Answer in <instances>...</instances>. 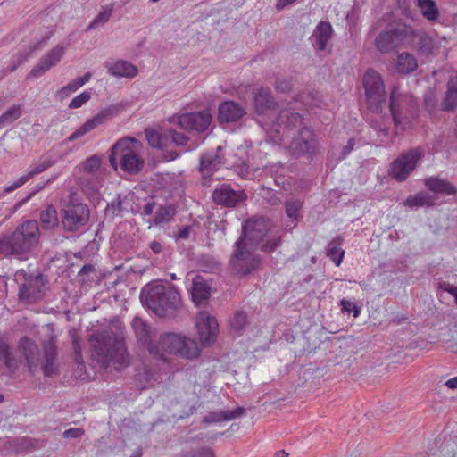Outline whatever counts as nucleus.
I'll use <instances>...</instances> for the list:
<instances>
[{
  "instance_id": "17",
  "label": "nucleus",
  "mask_w": 457,
  "mask_h": 457,
  "mask_svg": "<svg viewBox=\"0 0 457 457\" xmlns=\"http://www.w3.org/2000/svg\"><path fill=\"white\" fill-rule=\"evenodd\" d=\"M317 147L318 143L314 133L308 128L302 129L290 145V148L299 154L313 155L317 151Z\"/></svg>"
},
{
  "instance_id": "27",
  "label": "nucleus",
  "mask_w": 457,
  "mask_h": 457,
  "mask_svg": "<svg viewBox=\"0 0 457 457\" xmlns=\"http://www.w3.org/2000/svg\"><path fill=\"white\" fill-rule=\"evenodd\" d=\"M108 72L114 77L134 78L137 75V68L127 61L119 60L108 68Z\"/></svg>"
},
{
  "instance_id": "63",
  "label": "nucleus",
  "mask_w": 457,
  "mask_h": 457,
  "mask_svg": "<svg viewBox=\"0 0 457 457\" xmlns=\"http://www.w3.org/2000/svg\"><path fill=\"white\" fill-rule=\"evenodd\" d=\"M155 206L154 203H148L144 207V212L145 215H151L153 213L154 208Z\"/></svg>"
},
{
  "instance_id": "30",
  "label": "nucleus",
  "mask_w": 457,
  "mask_h": 457,
  "mask_svg": "<svg viewBox=\"0 0 457 457\" xmlns=\"http://www.w3.org/2000/svg\"><path fill=\"white\" fill-rule=\"evenodd\" d=\"M457 104V74L451 78L447 83V90L442 103L445 111L453 110Z\"/></svg>"
},
{
  "instance_id": "60",
  "label": "nucleus",
  "mask_w": 457,
  "mask_h": 457,
  "mask_svg": "<svg viewBox=\"0 0 457 457\" xmlns=\"http://www.w3.org/2000/svg\"><path fill=\"white\" fill-rule=\"evenodd\" d=\"M90 79H91V73L87 72L83 77L77 78L76 80H77L79 86L81 87L83 85H85L87 82H88Z\"/></svg>"
},
{
  "instance_id": "32",
  "label": "nucleus",
  "mask_w": 457,
  "mask_h": 457,
  "mask_svg": "<svg viewBox=\"0 0 457 457\" xmlns=\"http://www.w3.org/2000/svg\"><path fill=\"white\" fill-rule=\"evenodd\" d=\"M417 6L426 20L429 21H435L438 19L439 10L435 1L417 0Z\"/></svg>"
},
{
  "instance_id": "35",
  "label": "nucleus",
  "mask_w": 457,
  "mask_h": 457,
  "mask_svg": "<svg viewBox=\"0 0 457 457\" xmlns=\"http://www.w3.org/2000/svg\"><path fill=\"white\" fill-rule=\"evenodd\" d=\"M277 119L278 127L285 125L286 128L296 127L302 123V116L297 112H290L288 111H281Z\"/></svg>"
},
{
  "instance_id": "59",
  "label": "nucleus",
  "mask_w": 457,
  "mask_h": 457,
  "mask_svg": "<svg viewBox=\"0 0 457 457\" xmlns=\"http://www.w3.org/2000/svg\"><path fill=\"white\" fill-rule=\"evenodd\" d=\"M355 145L354 138H350L347 142V145L343 149V154L345 156L350 154V152L353 149Z\"/></svg>"
},
{
  "instance_id": "39",
  "label": "nucleus",
  "mask_w": 457,
  "mask_h": 457,
  "mask_svg": "<svg viewBox=\"0 0 457 457\" xmlns=\"http://www.w3.org/2000/svg\"><path fill=\"white\" fill-rule=\"evenodd\" d=\"M113 11V4H108L102 8L98 15L92 21L88 26V29H96L98 25L107 22Z\"/></svg>"
},
{
  "instance_id": "34",
  "label": "nucleus",
  "mask_w": 457,
  "mask_h": 457,
  "mask_svg": "<svg viewBox=\"0 0 457 457\" xmlns=\"http://www.w3.org/2000/svg\"><path fill=\"white\" fill-rule=\"evenodd\" d=\"M341 245L342 239L338 237L329 243L328 249V256L337 267L341 264L345 255V251L340 248Z\"/></svg>"
},
{
  "instance_id": "57",
  "label": "nucleus",
  "mask_w": 457,
  "mask_h": 457,
  "mask_svg": "<svg viewBox=\"0 0 457 457\" xmlns=\"http://www.w3.org/2000/svg\"><path fill=\"white\" fill-rule=\"evenodd\" d=\"M27 59V56H23V55H19L17 60L11 65L9 66L7 69H8V71L9 72H12L14 71L17 67L22 63L25 60Z\"/></svg>"
},
{
  "instance_id": "15",
  "label": "nucleus",
  "mask_w": 457,
  "mask_h": 457,
  "mask_svg": "<svg viewBox=\"0 0 457 457\" xmlns=\"http://www.w3.org/2000/svg\"><path fill=\"white\" fill-rule=\"evenodd\" d=\"M65 52L62 46L57 45L42 56L37 64L30 71L28 79H37L60 62Z\"/></svg>"
},
{
  "instance_id": "1",
  "label": "nucleus",
  "mask_w": 457,
  "mask_h": 457,
  "mask_svg": "<svg viewBox=\"0 0 457 457\" xmlns=\"http://www.w3.org/2000/svg\"><path fill=\"white\" fill-rule=\"evenodd\" d=\"M92 358L103 368L113 365L120 370L129 363L125 343V328L112 324L102 331L94 332L88 338Z\"/></svg>"
},
{
  "instance_id": "9",
  "label": "nucleus",
  "mask_w": 457,
  "mask_h": 457,
  "mask_svg": "<svg viewBox=\"0 0 457 457\" xmlns=\"http://www.w3.org/2000/svg\"><path fill=\"white\" fill-rule=\"evenodd\" d=\"M124 110V106L121 104H113L106 106L105 108L99 111L92 118L87 119L81 126H79L72 134L68 137V141L72 142L79 137L86 136L90 133L97 127L104 124L107 120L118 116Z\"/></svg>"
},
{
  "instance_id": "19",
  "label": "nucleus",
  "mask_w": 457,
  "mask_h": 457,
  "mask_svg": "<svg viewBox=\"0 0 457 457\" xmlns=\"http://www.w3.org/2000/svg\"><path fill=\"white\" fill-rule=\"evenodd\" d=\"M221 147L217 148V152H220ZM223 163L222 157L218 154L208 153L204 154L200 159V171L203 175V184L209 186L210 178L212 174L220 169Z\"/></svg>"
},
{
  "instance_id": "44",
  "label": "nucleus",
  "mask_w": 457,
  "mask_h": 457,
  "mask_svg": "<svg viewBox=\"0 0 457 457\" xmlns=\"http://www.w3.org/2000/svg\"><path fill=\"white\" fill-rule=\"evenodd\" d=\"M80 87L79 86L76 79L69 82L66 86H63L61 89L56 92V96L60 100L67 98L70 95L77 91Z\"/></svg>"
},
{
  "instance_id": "2",
  "label": "nucleus",
  "mask_w": 457,
  "mask_h": 457,
  "mask_svg": "<svg viewBox=\"0 0 457 457\" xmlns=\"http://www.w3.org/2000/svg\"><path fill=\"white\" fill-rule=\"evenodd\" d=\"M268 232V222L265 219L249 220L243 226L242 236L237 242V249L231 257L232 270L240 275H246L254 270L260 259L253 254L256 245Z\"/></svg>"
},
{
  "instance_id": "20",
  "label": "nucleus",
  "mask_w": 457,
  "mask_h": 457,
  "mask_svg": "<svg viewBox=\"0 0 457 457\" xmlns=\"http://www.w3.org/2000/svg\"><path fill=\"white\" fill-rule=\"evenodd\" d=\"M246 113L245 108L234 101H225L219 105L218 120L221 123L235 122Z\"/></svg>"
},
{
  "instance_id": "36",
  "label": "nucleus",
  "mask_w": 457,
  "mask_h": 457,
  "mask_svg": "<svg viewBox=\"0 0 457 457\" xmlns=\"http://www.w3.org/2000/svg\"><path fill=\"white\" fill-rule=\"evenodd\" d=\"M409 207H420L434 204V199L425 192L419 193L415 195H410L404 202Z\"/></svg>"
},
{
  "instance_id": "31",
  "label": "nucleus",
  "mask_w": 457,
  "mask_h": 457,
  "mask_svg": "<svg viewBox=\"0 0 457 457\" xmlns=\"http://www.w3.org/2000/svg\"><path fill=\"white\" fill-rule=\"evenodd\" d=\"M418 67L416 58L409 53L399 54L396 61V70L399 73L408 74L414 71Z\"/></svg>"
},
{
  "instance_id": "47",
  "label": "nucleus",
  "mask_w": 457,
  "mask_h": 457,
  "mask_svg": "<svg viewBox=\"0 0 457 457\" xmlns=\"http://www.w3.org/2000/svg\"><path fill=\"white\" fill-rule=\"evenodd\" d=\"M246 323V314L243 312H237L235 313L232 321L231 327L236 331H241Z\"/></svg>"
},
{
  "instance_id": "14",
  "label": "nucleus",
  "mask_w": 457,
  "mask_h": 457,
  "mask_svg": "<svg viewBox=\"0 0 457 457\" xmlns=\"http://www.w3.org/2000/svg\"><path fill=\"white\" fill-rule=\"evenodd\" d=\"M195 327L203 345H211L215 342L218 332V322L216 319L207 312H198L195 318Z\"/></svg>"
},
{
  "instance_id": "29",
  "label": "nucleus",
  "mask_w": 457,
  "mask_h": 457,
  "mask_svg": "<svg viewBox=\"0 0 457 457\" xmlns=\"http://www.w3.org/2000/svg\"><path fill=\"white\" fill-rule=\"evenodd\" d=\"M425 185L429 190L435 193H441L447 195L456 193L455 187L450 182L437 177L428 178L425 179Z\"/></svg>"
},
{
  "instance_id": "10",
  "label": "nucleus",
  "mask_w": 457,
  "mask_h": 457,
  "mask_svg": "<svg viewBox=\"0 0 457 457\" xmlns=\"http://www.w3.org/2000/svg\"><path fill=\"white\" fill-rule=\"evenodd\" d=\"M61 215L64 230L76 232L87 224L90 211L86 204L69 203L62 209Z\"/></svg>"
},
{
  "instance_id": "18",
  "label": "nucleus",
  "mask_w": 457,
  "mask_h": 457,
  "mask_svg": "<svg viewBox=\"0 0 457 457\" xmlns=\"http://www.w3.org/2000/svg\"><path fill=\"white\" fill-rule=\"evenodd\" d=\"M254 110L257 116H273L277 103L274 101L271 92L267 87H261L254 95Z\"/></svg>"
},
{
  "instance_id": "16",
  "label": "nucleus",
  "mask_w": 457,
  "mask_h": 457,
  "mask_svg": "<svg viewBox=\"0 0 457 457\" xmlns=\"http://www.w3.org/2000/svg\"><path fill=\"white\" fill-rule=\"evenodd\" d=\"M245 198L246 195L243 190H235L228 184H222L212 192L214 203L225 207H235Z\"/></svg>"
},
{
  "instance_id": "6",
  "label": "nucleus",
  "mask_w": 457,
  "mask_h": 457,
  "mask_svg": "<svg viewBox=\"0 0 457 457\" xmlns=\"http://www.w3.org/2000/svg\"><path fill=\"white\" fill-rule=\"evenodd\" d=\"M146 306L158 316H165L169 309L179 304V294L174 287L162 283L148 284L141 292Z\"/></svg>"
},
{
  "instance_id": "56",
  "label": "nucleus",
  "mask_w": 457,
  "mask_h": 457,
  "mask_svg": "<svg viewBox=\"0 0 457 457\" xmlns=\"http://www.w3.org/2000/svg\"><path fill=\"white\" fill-rule=\"evenodd\" d=\"M190 233V228L188 226L183 227L182 228L179 229L176 238L177 239H186L189 237Z\"/></svg>"
},
{
  "instance_id": "37",
  "label": "nucleus",
  "mask_w": 457,
  "mask_h": 457,
  "mask_svg": "<svg viewBox=\"0 0 457 457\" xmlns=\"http://www.w3.org/2000/svg\"><path fill=\"white\" fill-rule=\"evenodd\" d=\"M303 207V202L300 200H287L286 202V213L288 218L295 221V226L301 218L300 211Z\"/></svg>"
},
{
  "instance_id": "4",
  "label": "nucleus",
  "mask_w": 457,
  "mask_h": 457,
  "mask_svg": "<svg viewBox=\"0 0 457 457\" xmlns=\"http://www.w3.org/2000/svg\"><path fill=\"white\" fill-rule=\"evenodd\" d=\"M201 348L196 341L179 333H164L154 347H150V354L154 358L165 360L164 353L194 360L200 355Z\"/></svg>"
},
{
  "instance_id": "22",
  "label": "nucleus",
  "mask_w": 457,
  "mask_h": 457,
  "mask_svg": "<svg viewBox=\"0 0 457 457\" xmlns=\"http://www.w3.org/2000/svg\"><path fill=\"white\" fill-rule=\"evenodd\" d=\"M405 46H414L419 54L428 56L432 53L434 42L428 33L412 28V37L406 41Z\"/></svg>"
},
{
  "instance_id": "64",
  "label": "nucleus",
  "mask_w": 457,
  "mask_h": 457,
  "mask_svg": "<svg viewBox=\"0 0 457 457\" xmlns=\"http://www.w3.org/2000/svg\"><path fill=\"white\" fill-rule=\"evenodd\" d=\"M445 385L452 389L457 388V377L448 379Z\"/></svg>"
},
{
  "instance_id": "54",
  "label": "nucleus",
  "mask_w": 457,
  "mask_h": 457,
  "mask_svg": "<svg viewBox=\"0 0 457 457\" xmlns=\"http://www.w3.org/2000/svg\"><path fill=\"white\" fill-rule=\"evenodd\" d=\"M292 88V83H291V80H288V79H283V80H278L277 83H276V89L277 91L278 92H281V93H286V92H288L290 91Z\"/></svg>"
},
{
  "instance_id": "8",
  "label": "nucleus",
  "mask_w": 457,
  "mask_h": 457,
  "mask_svg": "<svg viewBox=\"0 0 457 457\" xmlns=\"http://www.w3.org/2000/svg\"><path fill=\"white\" fill-rule=\"evenodd\" d=\"M412 37V28L405 23L390 24L375 39V46L380 53H387L393 48L405 46Z\"/></svg>"
},
{
  "instance_id": "33",
  "label": "nucleus",
  "mask_w": 457,
  "mask_h": 457,
  "mask_svg": "<svg viewBox=\"0 0 457 457\" xmlns=\"http://www.w3.org/2000/svg\"><path fill=\"white\" fill-rule=\"evenodd\" d=\"M40 220L46 229L53 228L58 225V214L53 205L46 206L40 213Z\"/></svg>"
},
{
  "instance_id": "55",
  "label": "nucleus",
  "mask_w": 457,
  "mask_h": 457,
  "mask_svg": "<svg viewBox=\"0 0 457 457\" xmlns=\"http://www.w3.org/2000/svg\"><path fill=\"white\" fill-rule=\"evenodd\" d=\"M84 434L83 429L78 428H71L64 431L63 436L67 438L79 437Z\"/></svg>"
},
{
  "instance_id": "49",
  "label": "nucleus",
  "mask_w": 457,
  "mask_h": 457,
  "mask_svg": "<svg viewBox=\"0 0 457 457\" xmlns=\"http://www.w3.org/2000/svg\"><path fill=\"white\" fill-rule=\"evenodd\" d=\"M341 308L343 312L350 313L353 312V317H358L360 315V309L351 301L343 299L341 300Z\"/></svg>"
},
{
  "instance_id": "21",
  "label": "nucleus",
  "mask_w": 457,
  "mask_h": 457,
  "mask_svg": "<svg viewBox=\"0 0 457 457\" xmlns=\"http://www.w3.org/2000/svg\"><path fill=\"white\" fill-rule=\"evenodd\" d=\"M43 287L39 277L27 280L20 287L19 299L26 303L36 302L42 296Z\"/></svg>"
},
{
  "instance_id": "25",
  "label": "nucleus",
  "mask_w": 457,
  "mask_h": 457,
  "mask_svg": "<svg viewBox=\"0 0 457 457\" xmlns=\"http://www.w3.org/2000/svg\"><path fill=\"white\" fill-rule=\"evenodd\" d=\"M331 35V25L328 22H320L312 34L313 46L320 51L325 50Z\"/></svg>"
},
{
  "instance_id": "26",
  "label": "nucleus",
  "mask_w": 457,
  "mask_h": 457,
  "mask_svg": "<svg viewBox=\"0 0 457 457\" xmlns=\"http://www.w3.org/2000/svg\"><path fill=\"white\" fill-rule=\"evenodd\" d=\"M132 328L137 340L150 352V347H154V345L151 344L150 333L151 328L142 319L135 318L132 320Z\"/></svg>"
},
{
  "instance_id": "42",
  "label": "nucleus",
  "mask_w": 457,
  "mask_h": 457,
  "mask_svg": "<svg viewBox=\"0 0 457 457\" xmlns=\"http://www.w3.org/2000/svg\"><path fill=\"white\" fill-rule=\"evenodd\" d=\"M21 115V105H12L0 116V128L3 124L12 123Z\"/></svg>"
},
{
  "instance_id": "12",
  "label": "nucleus",
  "mask_w": 457,
  "mask_h": 457,
  "mask_svg": "<svg viewBox=\"0 0 457 457\" xmlns=\"http://www.w3.org/2000/svg\"><path fill=\"white\" fill-rule=\"evenodd\" d=\"M423 152L414 148L401 154L391 165L390 175L398 181H404L415 169Z\"/></svg>"
},
{
  "instance_id": "62",
  "label": "nucleus",
  "mask_w": 457,
  "mask_h": 457,
  "mask_svg": "<svg viewBox=\"0 0 457 457\" xmlns=\"http://www.w3.org/2000/svg\"><path fill=\"white\" fill-rule=\"evenodd\" d=\"M295 1V0H278V2L277 3V8L278 10H281L285 8L287 5L293 4Z\"/></svg>"
},
{
  "instance_id": "51",
  "label": "nucleus",
  "mask_w": 457,
  "mask_h": 457,
  "mask_svg": "<svg viewBox=\"0 0 457 457\" xmlns=\"http://www.w3.org/2000/svg\"><path fill=\"white\" fill-rule=\"evenodd\" d=\"M281 243L280 237H274L268 240L264 245H262L261 249L265 252H271L276 247L279 246Z\"/></svg>"
},
{
  "instance_id": "28",
  "label": "nucleus",
  "mask_w": 457,
  "mask_h": 457,
  "mask_svg": "<svg viewBox=\"0 0 457 457\" xmlns=\"http://www.w3.org/2000/svg\"><path fill=\"white\" fill-rule=\"evenodd\" d=\"M191 295L196 305H200L210 297V287L201 277L193 280Z\"/></svg>"
},
{
  "instance_id": "40",
  "label": "nucleus",
  "mask_w": 457,
  "mask_h": 457,
  "mask_svg": "<svg viewBox=\"0 0 457 457\" xmlns=\"http://www.w3.org/2000/svg\"><path fill=\"white\" fill-rule=\"evenodd\" d=\"M244 408L237 407L235 410L225 411L220 413L212 414L210 421L232 420L244 413Z\"/></svg>"
},
{
  "instance_id": "13",
  "label": "nucleus",
  "mask_w": 457,
  "mask_h": 457,
  "mask_svg": "<svg viewBox=\"0 0 457 457\" xmlns=\"http://www.w3.org/2000/svg\"><path fill=\"white\" fill-rule=\"evenodd\" d=\"M212 120L209 110L182 113L178 117V125L186 130L205 131Z\"/></svg>"
},
{
  "instance_id": "43",
  "label": "nucleus",
  "mask_w": 457,
  "mask_h": 457,
  "mask_svg": "<svg viewBox=\"0 0 457 457\" xmlns=\"http://www.w3.org/2000/svg\"><path fill=\"white\" fill-rule=\"evenodd\" d=\"M175 208L172 206L160 207L154 215V222L156 224L169 221L175 215Z\"/></svg>"
},
{
  "instance_id": "53",
  "label": "nucleus",
  "mask_w": 457,
  "mask_h": 457,
  "mask_svg": "<svg viewBox=\"0 0 457 457\" xmlns=\"http://www.w3.org/2000/svg\"><path fill=\"white\" fill-rule=\"evenodd\" d=\"M439 288L443 291L450 293L454 297L455 303L457 304V287L453 286L447 282H442L439 284Z\"/></svg>"
},
{
  "instance_id": "11",
  "label": "nucleus",
  "mask_w": 457,
  "mask_h": 457,
  "mask_svg": "<svg viewBox=\"0 0 457 457\" xmlns=\"http://www.w3.org/2000/svg\"><path fill=\"white\" fill-rule=\"evenodd\" d=\"M407 101V96H403L399 92V87L395 86L390 95V112L395 122L396 129H405L406 125L411 124V119L417 114V105L412 100L408 101V115H402L401 105Z\"/></svg>"
},
{
  "instance_id": "7",
  "label": "nucleus",
  "mask_w": 457,
  "mask_h": 457,
  "mask_svg": "<svg viewBox=\"0 0 457 457\" xmlns=\"http://www.w3.org/2000/svg\"><path fill=\"white\" fill-rule=\"evenodd\" d=\"M368 109L379 112L386 102V89L381 75L372 69L367 70L362 78Z\"/></svg>"
},
{
  "instance_id": "50",
  "label": "nucleus",
  "mask_w": 457,
  "mask_h": 457,
  "mask_svg": "<svg viewBox=\"0 0 457 457\" xmlns=\"http://www.w3.org/2000/svg\"><path fill=\"white\" fill-rule=\"evenodd\" d=\"M170 136L171 141L177 145H186L188 140L184 134L173 130L170 131Z\"/></svg>"
},
{
  "instance_id": "24",
  "label": "nucleus",
  "mask_w": 457,
  "mask_h": 457,
  "mask_svg": "<svg viewBox=\"0 0 457 457\" xmlns=\"http://www.w3.org/2000/svg\"><path fill=\"white\" fill-rule=\"evenodd\" d=\"M19 350L28 362L30 370L38 364L39 350L35 342L28 337L22 338L19 343Z\"/></svg>"
},
{
  "instance_id": "46",
  "label": "nucleus",
  "mask_w": 457,
  "mask_h": 457,
  "mask_svg": "<svg viewBox=\"0 0 457 457\" xmlns=\"http://www.w3.org/2000/svg\"><path fill=\"white\" fill-rule=\"evenodd\" d=\"M91 98V94L88 91H83L79 95L76 96L70 102L69 109H78L87 103Z\"/></svg>"
},
{
  "instance_id": "48",
  "label": "nucleus",
  "mask_w": 457,
  "mask_h": 457,
  "mask_svg": "<svg viewBox=\"0 0 457 457\" xmlns=\"http://www.w3.org/2000/svg\"><path fill=\"white\" fill-rule=\"evenodd\" d=\"M72 348H73V351H74V354H75V361L84 367V361H83V357H82V352H81V346L79 345V338L74 335L72 337Z\"/></svg>"
},
{
  "instance_id": "61",
  "label": "nucleus",
  "mask_w": 457,
  "mask_h": 457,
  "mask_svg": "<svg viewBox=\"0 0 457 457\" xmlns=\"http://www.w3.org/2000/svg\"><path fill=\"white\" fill-rule=\"evenodd\" d=\"M30 176L29 175V173L27 172V174L20 177L17 180H15L13 183L16 184V186L18 187H21L22 185H24L27 181H29L30 179Z\"/></svg>"
},
{
  "instance_id": "23",
  "label": "nucleus",
  "mask_w": 457,
  "mask_h": 457,
  "mask_svg": "<svg viewBox=\"0 0 457 457\" xmlns=\"http://www.w3.org/2000/svg\"><path fill=\"white\" fill-rule=\"evenodd\" d=\"M44 349V362L42 364V370L46 377H50L56 374L58 367L56 364L57 349L55 343L53 339L48 340L43 345Z\"/></svg>"
},
{
  "instance_id": "58",
  "label": "nucleus",
  "mask_w": 457,
  "mask_h": 457,
  "mask_svg": "<svg viewBox=\"0 0 457 457\" xmlns=\"http://www.w3.org/2000/svg\"><path fill=\"white\" fill-rule=\"evenodd\" d=\"M150 248L156 254L161 253L163 250L162 243L155 240L150 243Z\"/></svg>"
},
{
  "instance_id": "3",
  "label": "nucleus",
  "mask_w": 457,
  "mask_h": 457,
  "mask_svg": "<svg viewBox=\"0 0 457 457\" xmlns=\"http://www.w3.org/2000/svg\"><path fill=\"white\" fill-rule=\"evenodd\" d=\"M40 237L37 220H25L12 233L0 235V254L24 257L37 246Z\"/></svg>"
},
{
  "instance_id": "41",
  "label": "nucleus",
  "mask_w": 457,
  "mask_h": 457,
  "mask_svg": "<svg viewBox=\"0 0 457 457\" xmlns=\"http://www.w3.org/2000/svg\"><path fill=\"white\" fill-rule=\"evenodd\" d=\"M0 356L8 368H12L15 365V361L12 353L10 350V346L2 337H0Z\"/></svg>"
},
{
  "instance_id": "5",
  "label": "nucleus",
  "mask_w": 457,
  "mask_h": 457,
  "mask_svg": "<svg viewBox=\"0 0 457 457\" xmlns=\"http://www.w3.org/2000/svg\"><path fill=\"white\" fill-rule=\"evenodd\" d=\"M142 144L136 138L124 137L117 141L111 149L109 162L112 167L117 170L118 161L122 170L135 174L144 167V159L140 153Z\"/></svg>"
},
{
  "instance_id": "38",
  "label": "nucleus",
  "mask_w": 457,
  "mask_h": 457,
  "mask_svg": "<svg viewBox=\"0 0 457 457\" xmlns=\"http://www.w3.org/2000/svg\"><path fill=\"white\" fill-rule=\"evenodd\" d=\"M102 160L97 155H92L87 158L81 165L76 167V170L93 174L97 171L101 166Z\"/></svg>"
},
{
  "instance_id": "45",
  "label": "nucleus",
  "mask_w": 457,
  "mask_h": 457,
  "mask_svg": "<svg viewBox=\"0 0 457 457\" xmlns=\"http://www.w3.org/2000/svg\"><path fill=\"white\" fill-rule=\"evenodd\" d=\"M145 137H146L148 144L151 146L155 147V148H160V149L162 148V146H163L162 139V136L160 135V133H158L157 131H155L154 129H145Z\"/></svg>"
},
{
  "instance_id": "52",
  "label": "nucleus",
  "mask_w": 457,
  "mask_h": 457,
  "mask_svg": "<svg viewBox=\"0 0 457 457\" xmlns=\"http://www.w3.org/2000/svg\"><path fill=\"white\" fill-rule=\"evenodd\" d=\"M52 163L50 162H43L37 166H35L33 169H31L29 171H28L30 178H33L34 176L45 171L46 169H48Z\"/></svg>"
}]
</instances>
